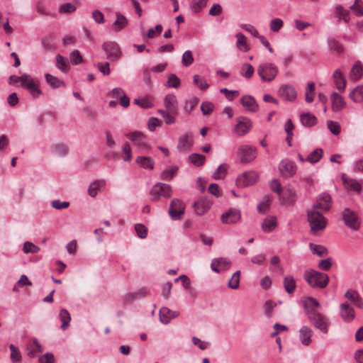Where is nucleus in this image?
<instances>
[{
    "label": "nucleus",
    "instance_id": "f257e3e1",
    "mask_svg": "<svg viewBox=\"0 0 363 363\" xmlns=\"http://www.w3.org/2000/svg\"><path fill=\"white\" fill-rule=\"evenodd\" d=\"M303 277L313 288L324 289L329 282V277L326 274L313 269L306 271Z\"/></svg>",
    "mask_w": 363,
    "mask_h": 363
},
{
    "label": "nucleus",
    "instance_id": "f03ea898",
    "mask_svg": "<svg viewBox=\"0 0 363 363\" xmlns=\"http://www.w3.org/2000/svg\"><path fill=\"white\" fill-rule=\"evenodd\" d=\"M308 221L311 232L315 235L318 231L323 230L327 225V219L315 208L307 211Z\"/></svg>",
    "mask_w": 363,
    "mask_h": 363
},
{
    "label": "nucleus",
    "instance_id": "7ed1b4c3",
    "mask_svg": "<svg viewBox=\"0 0 363 363\" xmlns=\"http://www.w3.org/2000/svg\"><path fill=\"white\" fill-rule=\"evenodd\" d=\"M342 220L345 225L352 230H358L360 228L361 220L354 211L346 208L342 213Z\"/></svg>",
    "mask_w": 363,
    "mask_h": 363
},
{
    "label": "nucleus",
    "instance_id": "20e7f679",
    "mask_svg": "<svg viewBox=\"0 0 363 363\" xmlns=\"http://www.w3.org/2000/svg\"><path fill=\"white\" fill-rule=\"evenodd\" d=\"M172 193V190L169 184L160 182L155 184L150 191L152 201H158L161 196L170 198Z\"/></svg>",
    "mask_w": 363,
    "mask_h": 363
},
{
    "label": "nucleus",
    "instance_id": "39448f33",
    "mask_svg": "<svg viewBox=\"0 0 363 363\" xmlns=\"http://www.w3.org/2000/svg\"><path fill=\"white\" fill-rule=\"evenodd\" d=\"M308 315L309 320L317 329L323 333H328L330 321L324 315L316 313L313 310L310 311Z\"/></svg>",
    "mask_w": 363,
    "mask_h": 363
},
{
    "label": "nucleus",
    "instance_id": "423d86ee",
    "mask_svg": "<svg viewBox=\"0 0 363 363\" xmlns=\"http://www.w3.org/2000/svg\"><path fill=\"white\" fill-rule=\"evenodd\" d=\"M237 154L242 163H250L256 159L257 151L254 146L242 145L238 147Z\"/></svg>",
    "mask_w": 363,
    "mask_h": 363
},
{
    "label": "nucleus",
    "instance_id": "0eeeda50",
    "mask_svg": "<svg viewBox=\"0 0 363 363\" xmlns=\"http://www.w3.org/2000/svg\"><path fill=\"white\" fill-rule=\"evenodd\" d=\"M278 73V68L272 63H264L257 68V74L263 81L271 82Z\"/></svg>",
    "mask_w": 363,
    "mask_h": 363
},
{
    "label": "nucleus",
    "instance_id": "6e6552de",
    "mask_svg": "<svg viewBox=\"0 0 363 363\" xmlns=\"http://www.w3.org/2000/svg\"><path fill=\"white\" fill-rule=\"evenodd\" d=\"M102 49L106 55V58L116 61L121 58L122 52L118 44L114 41H107L103 43Z\"/></svg>",
    "mask_w": 363,
    "mask_h": 363
},
{
    "label": "nucleus",
    "instance_id": "1a4fd4ad",
    "mask_svg": "<svg viewBox=\"0 0 363 363\" xmlns=\"http://www.w3.org/2000/svg\"><path fill=\"white\" fill-rule=\"evenodd\" d=\"M259 174L257 172H246L237 178L236 184L238 187H247L255 184L257 182Z\"/></svg>",
    "mask_w": 363,
    "mask_h": 363
},
{
    "label": "nucleus",
    "instance_id": "9d476101",
    "mask_svg": "<svg viewBox=\"0 0 363 363\" xmlns=\"http://www.w3.org/2000/svg\"><path fill=\"white\" fill-rule=\"evenodd\" d=\"M21 86L23 89L28 90L34 98L38 97L43 93L33 77L28 74H24V79L21 84Z\"/></svg>",
    "mask_w": 363,
    "mask_h": 363
},
{
    "label": "nucleus",
    "instance_id": "9b49d317",
    "mask_svg": "<svg viewBox=\"0 0 363 363\" xmlns=\"http://www.w3.org/2000/svg\"><path fill=\"white\" fill-rule=\"evenodd\" d=\"M185 206L179 199H173L169 206V214L174 220H179L184 213Z\"/></svg>",
    "mask_w": 363,
    "mask_h": 363
},
{
    "label": "nucleus",
    "instance_id": "f8f14e48",
    "mask_svg": "<svg viewBox=\"0 0 363 363\" xmlns=\"http://www.w3.org/2000/svg\"><path fill=\"white\" fill-rule=\"evenodd\" d=\"M279 170L284 178L292 177L296 172L295 163L290 160H282L279 164Z\"/></svg>",
    "mask_w": 363,
    "mask_h": 363
},
{
    "label": "nucleus",
    "instance_id": "ddd939ff",
    "mask_svg": "<svg viewBox=\"0 0 363 363\" xmlns=\"http://www.w3.org/2000/svg\"><path fill=\"white\" fill-rule=\"evenodd\" d=\"M125 137L135 143V145L143 149H149V145L145 141L146 135L141 131L135 130L125 134Z\"/></svg>",
    "mask_w": 363,
    "mask_h": 363
},
{
    "label": "nucleus",
    "instance_id": "4468645a",
    "mask_svg": "<svg viewBox=\"0 0 363 363\" xmlns=\"http://www.w3.org/2000/svg\"><path fill=\"white\" fill-rule=\"evenodd\" d=\"M332 206V198L327 193L320 194L318 198L316 203L313 204V208L320 209L323 211H328Z\"/></svg>",
    "mask_w": 363,
    "mask_h": 363
},
{
    "label": "nucleus",
    "instance_id": "2eb2a0df",
    "mask_svg": "<svg viewBox=\"0 0 363 363\" xmlns=\"http://www.w3.org/2000/svg\"><path fill=\"white\" fill-rule=\"evenodd\" d=\"M193 146V135L191 133H186L179 138L177 148L179 152H187Z\"/></svg>",
    "mask_w": 363,
    "mask_h": 363
},
{
    "label": "nucleus",
    "instance_id": "dca6fc26",
    "mask_svg": "<svg viewBox=\"0 0 363 363\" xmlns=\"http://www.w3.org/2000/svg\"><path fill=\"white\" fill-rule=\"evenodd\" d=\"M252 127L251 121L243 116L237 118V124L235 125V133L239 136H243L247 134Z\"/></svg>",
    "mask_w": 363,
    "mask_h": 363
},
{
    "label": "nucleus",
    "instance_id": "f3484780",
    "mask_svg": "<svg viewBox=\"0 0 363 363\" xmlns=\"http://www.w3.org/2000/svg\"><path fill=\"white\" fill-rule=\"evenodd\" d=\"M241 218L240 211L236 208H230L228 212L221 216L222 223L225 224H234L240 221Z\"/></svg>",
    "mask_w": 363,
    "mask_h": 363
},
{
    "label": "nucleus",
    "instance_id": "a211bd4d",
    "mask_svg": "<svg viewBox=\"0 0 363 363\" xmlns=\"http://www.w3.org/2000/svg\"><path fill=\"white\" fill-rule=\"evenodd\" d=\"M279 95L286 101H294L296 99L297 94L296 91L291 85H282L279 89Z\"/></svg>",
    "mask_w": 363,
    "mask_h": 363
},
{
    "label": "nucleus",
    "instance_id": "6ab92c4d",
    "mask_svg": "<svg viewBox=\"0 0 363 363\" xmlns=\"http://www.w3.org/2000/svg\"><path fill=\"white\" fill-rule=\"evenodd\" d=\"M340 316L345 322H351L354 320V310L350 307V304L347 302L342 303L340 306Z\"/></svg>",
    "mask_w": 363,
    "mask_h": 363
},
{
    "label": "nucleus",
    "instance_id": "aec40b11",
    "mask_svg": "<svg viewBox=\"0 0 363 363\" xmlns=\"http://www.w3.org/2000/svg\"><path fill=\"white\" fill-rule=\"evenodd\" d=\"M240 103L247 111L250 112H257L259 106L254 97L250 95H245L240 99Z\"/></svg>",
    "mask_w": 363,
    "mask_h": 363
},
{
    "label": "nucleus",
    "instance_id": "412c9836",
    "mask_svg": "<svg viewBox=\"0 0 363 363\" xmlns=\"http://www.w3.org/2000/svg\"><path fill=\"white\" fill-rule=\"evenodd\" d=\"M164 106L172 114H177L178 102L174 94H167L164 98Z\"/></svg>",
    "mask_w": 363,
    "mask_h": 363
},
{
    "label": "nucleus",
    "instance_id": "4be33fe9",
    "mask_svg": "<svg viewBox=\"0 0 363 363\" xmlns=\"http://www.w3.org/2000/svg\"><path fill=\"white\" fill-rule=\"evenodd\" d=\"M179 315V312L172 311L168 308L163 307L160 310V320L163 324H167L172 318Z\"/></svg>",
    "mask_w": 363,
    "mask_h": 363
},
{
    "label": "nucleus",
    "instance_id": "5701e85b",
    "mask_svg": "<svg viewBox=\"0 0 363 363\" xmlns=\"http://www.w3.org/2000/svg\"><path fill=\"white\" fill-rule=\"evenodd\" d=\"M211 202L206 199H201L194 202V207L195 212L199 216H202L206 213L211 207Z\"/></svg>",
    "mask_w": 363,
    "mask_h": 363
},
{
    "label": "nucleus",
    "instance_id": "b1692460",
    "mask_svg": "<svg viewBox=\"0 0 363 363\" xmlns=\"http://www.w3.org/2000/svg\"><path fill=\"white\" fill-rule=\"evenodd\" d=\"M345 297L351 301L357 307L363 308V300L359 293L354 289H349L345 293Z\"/></svg>",
    "mask_w": 363,
    "mask_h": 363
},
{
    "label": "nucleus",
    "instance_id": "393cba45",
    "mask_svg": "<svg viewBox=\"0 0 363 363\" xmlns=\"http://www.w3.org/2000/svg\"><path fill=\"white\" fill-rule=\"evenodd\" d=\"M332 108L334 111L337 112L345 108L346 103L342 96L339 94L334 92L331 94Z\"/></svg>",
    "mask_w": 363,
    "mask_h": 363
},
{
    "label": "nucleus",
    "instance_id": "a878e982",
    "mask_svg": "<svg viewBox=\"0 0 363 363\" xmlns=\"http://www.w3.org/2000/svg\"><path fill=\"white\" fill-rule=\"evenodd\" d=\"M313 331L307 326H303L299 331V338L303 345L308 346L311 343Z\"/></svg>",
    "mask_w": 363,
    "mask_h": 363
},
{
    "label": "nucleus",
    "instance_id": "bb28decb",
    "mask_svg": "<svg viewBox=\"0 0 363 363\" xmlns=\"http://www.w3.org/2000/svg\"><path fill=\"white\" fill-rule=\"evenodd\" d=\"M362 74L363 65L360 61H356L351 69L350 78L353 81H357L362 77Z\"/></svg>",
    "mask_w": 363,
    "mask_h": 363
},
{
    "label": "nucleus",
    "instance_id": "cd10ccee",
    "mask_svg": "<svg viewBox=\"0 0 363 363\" xmlns=\"http://www.w3.org/2000/svg\"><path fill=\"white\" fill-rule=\"evenodd\" d=\"M342 181L345 188L350 191H354L357 193L361 191L362 187L360 184L355 179L346 178L345 175H342Z\"/></svg>",
    "mask_w": 363,
    "mask_h": 363
},
{
    "label": "nucleus",
    "instance_id": "c85d7f7f",
    "mask_svg": "<svg viewBox=\"0 0 363 363\" xmlns=\"http://www.w3.org/2000/svg\"><path fill=\"white\" fill-rule=\"evenodd\" d=\"M333 79L337 89L344 91L346 86V79L340 69H336L333 73Z\"/></svg>",
    "mask_w": 363,
    "mask_h": 363
},
{
    "label": "nucleus",
    "instance_id": "c756f323",
    "mask_svg": "<svg viewBox=\"0 0 363 363\" xmlns=\"http://www.w3.org/2000/svg\"><path fill=\"white\" fill-rule=\"evenodd\" d=\"M301 123L306 127H312L317 123V118L311 113H303L301 114Z\"/></svg>",
    "mask_w": 363,
    "mask_h": 363
},
{
    "label": "nucleus",
    "instance_id": "7c9ffc66",
    "mask_svg": "<svg viewBox=\"0 0 363 363\" xmlns=\"http://www.w3.org/2000/svg\"><path fill=\"white\" fill-rule=\"evenodd\" d=\"M137 164L142 168L152 169L155 162L150 157L139 156L136 159Z\"/></svg>",
    "mask_w": 363,
    "mask_h": 363
},
{
    "label": "nucleus",
    "instance_id": "2f4dec72",
    "mask_svg": "<svg viewBox=\"0 0 363 363\" xmlns=\"http://www.w3.org/2000/svg\"><path fill=\"white\" fill-rule=\"evenodd\" d=\"M105 185L106 182L104 180H96L92 182L88 189L89 196L91 197L96 196L100 187L104 186Z\"/></svg>",
    "mask_w": 363,
    "mask_h": 363
},
{
    "label": "nucleus",
    "instance_id": "473e14b6",
    "mask_svg": "<svg viewBox=\"0 0 363 363\" xmlns=\"http://www.w3.org/2000/svg\"><path fill=\"white\" fill-rule=\"evenodd\" d=\"M350 97L354 102L359 103L363 101V85L354 88L350 93Z\"/></svg>",
    "mask_w": 363,
    "mask_h": 363
},
{
    "label": "nucleus",
    "instance_id": "72a5a7b5",
    "mask_svg": "<svg viewBox=\"0 0 363 363\" xmlns=\"http://www.w3.org/2000/svg\"><path fill=\"white\" fill-rule=\"evenodd\" d=\"M323 151L321 148H316L306 158V162L314 164L318 162L323 157Z\"/></svg>",
    "mask_w": 363,
    "mask_h": 363
},
{
    "label": "nucleus",
    "instance_id": "f704fd0d",
    "mask_svg": "<svg viewBox=\"0 0 363 363\" xmlns=\"http://www.w3.org/2000/svg\"><path fill=\"white\" fill-rule=\"evenodd\" d=\"M277 225L275 217L265 218L262 223V228L264 232L269 233L274 230Z\"/></svg>",
    "mask_w": 363,
    "mask_h": 363
},
{
    "label": "nucleus",
    "instance_id": "c9c22d12",
    "mask_svg": "<svg viewBox=\"0 0 363 363\" xmlns=\"http://www.w3.org/2000/svg\"><path fill=\"white\" fill-rule=\"evenodd\" d=\"M45 78L46 82L52 88H59L61 86H65V82L55 76H52L50 74H45Z\"/></svg>",
    "mask_w": 363,
    "mask_h": 363
},
{
    "label": "nucleus",
    "instance_id": "e433bc0d",
    "mask_svg": "<svg viewBox=\"0 0 363 363\" xmlns=\"http://www.w3.org/2000/svg\"><path fill=\"white\" fill-rule=\"evenodd\" d=\"M56 66L64 73L67 72L69 69V65L67 60L60 54L56 56Z\"/></svg>",
    "mask_w": 363,
    "mask_h": 363
},
{
    "label": "nucleus",
    "instance_id": "4c0bfd02",
    "mask_svg": "<svg viewBox=\"0 0 363 363\" xmlns=\"http://www.w3.org/2000/svg\"><path fill=\"white\" fill-rule=\"evenodd\" d=\"M59 316L60 320L62 321L61 328L63 330H65L69 325V322L71 320L70 314L66 309H62L60 311Z\"/></svg>",
    "mask_w": 363,
    "mask_h": 363
},
{
    "label": "nucleus",
    "instance_id": "58836bf2",
    "mask_svg": "<svg viewBox=\"0 0 363 363\" xmlns=\"http://www.w3.org/2000/svg\"><path fill=\"white\" fill-rule=\"evenodd\" d=\"M284 286L288 294L294 293L296 287L295 279L290 276L286 277L284 279Z\"/></svg>",
    "mask_w": 363,
    "mask_h": 363
},
{
    "label": "nucleus",
    "instance_id": "ea45409f",
    "mask_svg": "<svg viewBox=\"0 0 363 363\" xmlns=\"http://www.w3.org/2000/svg\"><path fill=\"white\" fill-rule=\"evenodd\" d=\"M328 46L330 50L335 52L337 54H341L344 51L343 45L334 38H330L328 39Z\"/></svg>",
    "mask_w": 363,
    "mask_h": 363
},
{
    "label": "nucleus",
    "instance_id": "a19ab883",
    "mask_svg": "<svg viewBox=\"0 0 363 363\" xmlns=\"http://www.w3.org/2000/svg\"><path fill=\"white\" fill-rule=\"evenodd\" d=\"M349 14L350 11L345 9L341 5H337L335 7L336 17H337L339 20L344 21V22L346 23H347L350 21V18L347 17Z\"/></svg>",
    "mask_w": 363,
    "mask_h": 363
},
{
    "label": "nucleus",
    "instance_id": "79ce46f5",
    "mask_svg": "<svg viewBox=\"0 0 363 363\" xmlns=\"http://www.w3.org/2000/svg\"><path fill=\"white\" fill-rule=\"evenodd\" d=\"M127 23L128 21L126 18L120 13H117L116 20L113 23V28L116 31H118L124 28L126 26Z\"/></svg>",
    "mask_w": 363,
    "mask_h": 363
},
{
    "label": "nucleus",
    "instance_id": "37998d69",
    "mask_svg": "<svg viewBox=\"0 0 363 363\" xmlns=\"http://www.w3.org/2000/svg\"><path fill=\"white\" fill-rule=\"evenodd\" d=\"M236 37L238 38L237 43H236L238 49H239L240 50L243 51V52L248 51L250 50V48L247 43L246 38H245V35L241 33H238L236 35Z\"/></svg>",
    "mask_w": 363,
    "mask_h": 363
},
{
    "label": "nucleus",
    "instance_id": "c03bdc74",
    "mask_svg": "<svg viewBox=\"0 0 363 363\" xmlns=\"http://www.w3.org/2000/svg\"><path fill=\"white\" fill-rule=\"evenodd\" d=\"M309 247L313 254L319 257L325 256L328 253L327 248L323 245L310 243Z\"/></svg>",
    "mask_w": 363,
    "mask_h": 363
},
{
    "label": "nucleus",
    "instance_id": "a18cd8bd",
    "mask_svg": "<svg viewBox=\"0 0 363 363\" xmlns=\"http://www.w3.org/2000/svg\"><path fill=\"white\" fill-rule=\"evenodd\" d=\"M11 350V360L12 363H21L22 361L21 354L16 347L13 344L9 345Z\"/></svg>",
    "mask_w": 363,
    "mask_h": 363
},
{
    "label": "nucleus",
    "instance_id": "49530a36",
    "mask_svg": "<svg viewBox=\"0 0 363 363\" xmlns=\"http://www.w3.org/2000/svg\"><path fill=\"white\" fill-rule=\"evenodd\" d=\"M189 160L197 167L202 166L206 160V157L201 154L193 153L189 156Z\"/></svg>",
    "mask_w": 363,
    "mask_h": 363
},
{
    "label": "nucleus",
    "instance_id": "de8ad7c7",
    "mask_svg": "<svg viewBox=\"0 0 363 363\" xmlns=\"http://www.w3.org/2000/svg\"><path fill=\"white\" fill-rule=\"evenodd\" d=\"M194 83L202 91H206L209 87L208 84L206 79L198 74H195L193 77Z\"/></svg>",
    "mask_w": 363,
    "mask_h": 363
},
{
    "label": "nucleus",
    "instance_id": "09e8293b",
    "mask_svg": "<svg viewBox=\"0 0 363 363\" xmlns=\"http://www.w3.org/2000/svg\"><path fill=\"white\" fill-rule=\"evenodd\" d=\"M240 279V271H236L228 281V287L233 289H236L239 287Z\"/></svg>",
    "mask_w": 363,
    "mask_h": 363
},
{
    "label": "nucleus",
    "instance_id": "8fccbe9b",
    "mask_svg": "<svg viewBox=\"0 0 363 363\" xmlns=\"http://www.w3.org/2000/svg\"><path fill=\"white\" fill-rule=\"evenodd\" d=\"M315 93V84L313 82H309L307 85V88L305 93L306 101L308 103H311L314 99Z\"/></svg>",
    "mask_w": 363,
    "mask_h": 363
},
{
    "label": "nucleus",
    "instance_id": "3c124183",
    "mask_svg": "<svg viewBox=\"0 0 363 363\" xmlns=\"http://www.w3.org/2000/svg\"><path fill=\"white\" fill-rule=\"evenodd\" d=\"M228 172V164H220L216 172L213 173V177L216 179H220L224 178Z\"/></svg>",
    "mask_w": 363,
    "mask_h": 363
},
{
    "label": "nucleus",
    "instance_id": "603ef678",
    "mask_svg": "<svg viewBox=\"0 0 363 363\" xmlns=\"http://www.w3.org/2000/svg\"><path fill=\"white\" fill-rule=\"evenodd\" d=\"M208 0H193L191 9L193 12L199 13L206 7Z\"/></svg>",
    "mask_w": 363,
    "mask_h": 363
},
{
    "label": "nucleus",
    "instance_id": "864d4df0",
    "mask_svg": "<svg viewBox=\"0 0 363 363\" xmlns=\"http://www.w3.org/2000/svg\"><path fill=\"white\" fill-rule=\"evenodd\" d=\"M177 171V167H170L164 169L161 172L160 178L164 180L169 181L174 177V174Z\"/></svg>",
    "mask_w": 363,
    "mask_h": 363
},
{
    "label": "nucleus",
    "instance_id": "5fc2aeb1",
    "mask_svg": "<svg viewBox=\"0 0 363 363\" xmlns=\"http://www.w3.org/2000/svg\"><path fill=\"white\" fill-rule=\"evenodd\" d=\"M269 196L268 195L264 196L257 205V211L261 213H264L269 208Z\"/></svg>",
    "mask_w": 363,
    "mask_h": 363
},
{
    "label": "nucleus",
    "instance_id": "6e6d98bb",
    "mask_svg": "<svg viewBox=\"0 0 363 363\" xmlns=\"http://www.w3.org/2000/svg\"><path fill=\"white\" fill-rule=\"evenodd\" d=\"M182 62L185 67H189L194 62L193 55L190 50L184 52L182 55Z\"/></svg>",
    "mask_w": 363,
    "mask_h": 363
},
{
    "label": "nucleus",
    "instance_id": "4d7b16f0",
    "mask_svg": "<svg viewBox=\"0 0 363 363\" xmlns=\"http://www.w3.org/2000/svg\"><path fill=\"white\" fill-rule=\"evenodd\" d=\"M277 306V303L272 300H267L264 303V313L267 317L272 316L273 309Z\"/></svg>",
    "mask_w": 363,
    "mask_h": 363
},
{
    "label": "nucleus",
    "instance_id": "13d9d810",
    "mask_svg": "<svg viewBox=\"0 0 363 363\" xmlns=\"http://www.w3.org/2000/svg\"><path fill=\"white\" fill-rule=\"evenodd\" d=\"M134 104L140 106L143 108H149L153 106V104L149 101L147 97H143L141 99H135Z\"/></svg>",
    "mask_w": 363,
    "mask_h": 363
},
{
    "label": "nucleus",
    "instance_id": "bf43d9fd",
    "mask_svg": "<svg viewBox=\"0 0 363 363\" xmlns=\"http://www.w3.org/2000/svg\"><path fill=\"white\" fill-rule=\"evenodd\" d=\"M242 70L243 71V72H242V75L247 79L251 78L255 72L253 66L247 63L242 65Z\"/></svg>",
    "mask_w": 363,
    "mask_h": 363
},
{
    "label": "nucleus",
    "instance_id": "052dcab7",
    "mask_svg": "<svg viewBox=\"0 0 363 363\" xmlns=\"http://www.w3.org/2000/svg\"><path fill=\"white\" fill-rule=\"evenodd\" d=\"M350 9L353 10L357 16H363V4L359 0H355L354 4H352Z\"/></svg>",
    "mask_w": 363,
    "mask_h": 363
},
{
    "label": "nucleus",
    "instance_id": "680f3d73",
    "mask_svg": "<svg viewBox=\"0 0 363 363\" xmlns=\"http://www.w3.org/2000/svg\"><path fill=\"white\" fill-rule=\"evenodd\" d=\"M180 79L174 74H170L168 77L167 86L169 87L177 88L180 85Z\"/></svg>",
    "mask_w": 363,
    "mask_h": 363
},
{
    "label": "nucleus",
    "instance_id": "e2e57ef3",
    "mask_svg": "<svg viewBox=\"0 0 363 363\" xmlns=\"http://www.w3.org/2000/svg\"><path fill=\"white\" fill-rule=\"evenodd\" d=\"M135 230L137 233V235L139 238L144 239L147 237V228L143 225L140 223H138L135 225Z\"/></svg>",
    "mask_w": 363,
    "mask_h": 363
},
{
    "label": "nucleus",
    "instance_id": "0e129e2a",
    "mask_svg": "<svg viewBox=\"0 0 363 363\" xmlns=\"http://www.w3.org/2000/svg\"><path fill=\"white\" fill-rule=\"evenodd\" d=\"M328 128L330 130V131L337 135L340 133V125L339 123L333 121H328Z\"/></svg>",
    "mask_w": 363,
    "mask_h": 363
},
{
    "label": "nucleus",
    "instance_id": "69168bd1",
    "mask_svg": "<svg viewBox=\"0 0 363 363\" xmlns=\"http://www.w3.org/2000/svg\"><path fill=\"white\" fill-rule=\"evenodd\" d=\"M39 250V247L30 242L27 241L23 245V251L25 253H37Z\"/></svg>",
    "mask_w": 363,
    "mask_h": 363
},
{
    "label": "nucleus",
    "instance_id": "338daca9",
    "mask_svg": "<svg viewBox=\"0 0 363 363\" xmlns=\"http://www.w3.org/2000/svg\"><path fill=\"white\" fill-rule=\"evenodd\" d=\"M283 21L281 18H274L271 21L269 27L273 32H278L283 26Z\"/></svg>",
    "mask_w": 363,
    "mask_h": 363
},
{
    "label": "nucleus",
    "instance_id": "774afa93",
    "mask_svg": "<svg viewBox=\"0 0 363 363\" xmlns=\"http://www.w3.org/2000/svg\"><path fill=\"white\" fill-rule=\"evenodd\" d=\"M38 363H55V357L52 353L48 352L38 359Z\"/></svg>",
    "mask_w": 363,
    "mask_h": 363
}]
</instances>
